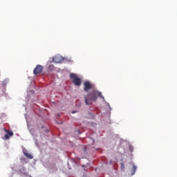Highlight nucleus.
<instances>
[{
	"label": "nucleus",
	"instance_id": "obj_5",
	"mask_svg": "<svg viewBox=\"0 0 177 177\" xmlns=\"http://www.w3.org/2000/svg\"><path fill=\"white\" fill-rule=\"evenodd\" d=\"M43 71V66L41 65H37L35 68L33 70V73L38 75L41 73Z\"/></svg>",
	"mask_w": 177,
	"mask_h": 177
},
{
	"label": "nucleus",
	"instance_id": "obj_4",
	"mask_svg": "<svg viewBox=\"0 0 177 177\" xmlns=\"http://www.w3.org/2000/svg\"><path fill=\"white\" fill-rule=\"evenodd\" d=\"M84 92H88L90 89L93 88V86L89 81L84 82Z\"/></svg>",
	"mask_w": 177,
	"mask_h": 177
},
{
	"label": "nucleus",
	"instance_id": "obj_1",
	"mask_svg": "<svg viewBox=\"0 0 177 177\" xmlns=\"http://www.w3.org/2000/svg\"><path fill=\"white\" fill-rule=\"evenodd\" d=\"M97 97L104 98L101 92H99L97 90H93V91L89 93L88 95H84V103L87 106L91 105L92 102L97 101Z\"/></svg>",
	"mask_w": 177,
	"mask_h": 177
},
{
	"label": "nucleus",
	"instance_id": "obj_7",
	"mask_svg": "<svg viewBox=\"0 0 177 177\" xmlns=\"http://www.w3.org/2000/svg\"><path fill=\"white\" fill-rule=\"evenodd\" d=\"M23 154H24L25 157H27V158L30 160L33 159V156L31 153L27 152L26 149H23Z\"/></svg>",
	"mask_w": 177,
	"mask_h": 177
},
{
	"label": "nucleus",
	"instance_id": "obj_3",
	"mask_svg": "<svg viewBox=\"0 0 177 177\" xmlns=\"http://www.w3.org/2000/svg\"><path fill=\"white\" fill-rule=\"evenodd\" d=\"M3 131H4V132L6 133V134L4 135V137L2 138V139H3L4 140H8L10 139V138L11 136H13V133H12V131H10L9 130H6V128H3Z\"/></svg>",
	"mask_w": 177,
	"mask_h": 177
},
{
	"label": "nucleus",
	"instance_id": "obj_6",
	"mask_svg": "<svg viewBox=\"0 0 177 177\" xmlns=\"http://www.w3.org/2000/svg\"><path fill=\"white\" fill-rule=\"evenodd\" d=\"M53 62L55 63H61V62H62V59L60 55H55L53 57Z\"/></svg>",
	"mask_w": 177,
	"mask_h": 177
},
{
	"label": "nucleus",
	"instance_id": "obj_8",
	"mask_svg": "<svg viewBox=\"0 0 177 177\" xmlns=\"http://www.w3.org/2000/svg\"><path fill=\"white\" fill-rule=\"evenodd\" d=\"M48 70L53 71L54 70H55V67L54 66V65L51 64L49 66H48Z\"/></svg>",
	"mask_w": 177,
	"mask_h": 177
},
{
	"label": "nucleus",
	"instance_id": "obj_2",
	"mask_svg": "<svg viewBox=\"0 0 177 177\" xmlns=\"http://www.w3.org/2000/svg\"><path fill=\"white\" fill-rule=\"evenodd\" d=\"M70 78L71 80H73V84H74L75 86H80V85L82 84L81 79L74 73H71Z\"/></svg>",
	"mask_w": 177,
	"mask_h": 177
},
{
	"label": "nucleus",
	"instance_id": "obj_10",
	"mask_svg": "<svg viewBox=\"0 0 177 177\" xmlns=\"http://www.w3.org/2000/svg\"><path fill=\"white\" fill-rule=\"evenodd\" d=\"M133 172L132 175H134L135 172L136 171V166H135V165L133 166Z\"/></svg>",
	"mask_w": 177,
	"mask_h": 177
},
{
	"label": "nucleus",
	"instance_id": "obj_9",
	"mask_svg": "<svg viewBox=\"0 0 177 177\" xmlns=\"http://www.w3.org/2000/svg\"><path fill=\"white\" fill-rule=\"evenodd\" d=\"M120 169L122 171H124V165L123 162L120 163Z\"/></svg>",
	"mask_w": 177,
	"mask_h": 177
}]
</instances>
